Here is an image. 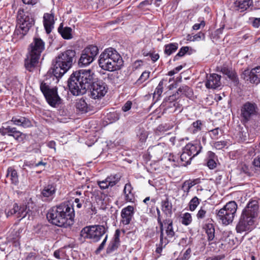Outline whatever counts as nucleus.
Wrapping results in <instances>:
<instances>
[{
    "label": "nucleus",
    "instance_id": "e2e57ef3",
    "mask_svg": "<svg viewBox=\"0 0 260 260\" xmlns=\"http://www.w3.org/2000/svg\"><path fill=\"white\" fill-rule=\"evenodd\" d=\"M252 25L254 27H258L260 25V18H254L252 21Z\"/></svg>",
    "mask_w": 260,
    "mask_h": 260
},
{
    "label": "nucleus",
    "instance_id": "9d476101",
    "mask_svg": "<svg viewBox=\"0 0 260 260\" xmlns=\"http://www.w3.org/2000/svg\"><path fill=\"white\" fill-rule=\"evenodd\" d=\"M81 81L78 71L72 73L68 80V86L71 92L74 95L83 94L81 90Z\"/></svg>",
    "mask_w": 260,
    "mask_h": 260
},
{
    "label": "nucleus",
    "instance_id": "c9c22d12",
    "mask_svg": "<svg viewBox=\"0 0 260 260\" xmlns=\"http://www.w3.org/2000/svg\"><path fill=\"white\" fill-rule=\"evenodd\" d=\"M178 94H184L187 97H190L193 94L192 90L186 85H183L179 88Z\"/></svg>",
    "mask_w": 260,
    "mask_h": 260
},
{
    "label": "nucleus",
    "instance_id": "4468645a",
    "mask_svg": "<svg viewBox=\"0 0 260 260\" xmlns=\"http://www.w3.org/2000/svg\"><path fill=\"white\" fill-rule=\"evenodd\" d=\"M258 108L256 104L247 102L241 108V116L245 121H249L250 118L257 113Z\"/></svg>",
    "mask_w": 260,
    "mask_h": 260
},
{
    "label": "nucleus",
    "instance_id": "3c124183",
    "mask_svg": "<svg viewBox=\"0 0 260 260\" xmlns=\"http://www.w3.org/2000/svg\"><path fill=\"white\" fill-rule=\"evenodd\" d=\"M226 145V142L225 141H217L214 143V147L217 149H221Z\"/></svg>",
    "mask_w": 260,
    "mask_h": 260
},
{
    "label": "nucleus",
    "instance_id": "7c9ffc66",
    "mask_svg": "<svg viewBox=\"0 0 260 260\" xmlns=\"http://www.w3.org/2000/svg\"><path fill=\"white\" fill-rule=\"evenodd\" d=\"M203 127V123L200 120L193 122L189 127L188 131L192 134H196L201 131Z\"/></svg>",
    "mask_w": 260,
    "mask_h": 260
},
{
    "label": "nucleus",
    "instance_id": "5701e85b",
    "mask_svg": "<svg viewBox=\"0 0 260 260\" xmlns=\"http://www.w3.org/2000/svg\"><path fill=\"white\" fill-rule=\"evenodd\" d=\"M11 121L16 125L22 126L24 128L31 127L32 124L31 121L24 117L15 116L12 118Z\"/></svg>",
    "mask_w": 260,
    "mask_h": 260
},
{
    "label": "nucleus",
    "instance_id": "f704fd0d",
    "mask_svg": "<svg viewBox=\"0 0 260 260\" xmlns=\"http://www.w3.org/2000/svg\"><path fill=\"white\" fill-rule=\"evenodd\" d=\"M76 107L77 110L82 113H86L88 111V107L87 104L84 99L79 100L76 103Z\"/></svg>",
    "mask_w": 260,
    "mask_h": 260
},
{
    "label": "nucleus",
    "instance_id": "bf43d9fd",
    "mask_svg": "<svg viewBox=\"0 0 260 260\" xmlns=\"http://www.w3.org/2000/svg\"><path fill=\"white\" fill-rule=\"evenodd\" d=\"M109 118H111L113 119V121H116L117 120H118L119 119V117H120V115L118 113H111L109 115Z\"/></svg>",
    "mask_w": 260,
    "mask_h": 260
},
{
    "label": "nucleus",
    "instance_id": "f03ea898",
    "mask_svg": "<svg viewBox=\"0 0 260 260\" xmlns=\"http://www.w3.org/2000/svg\"><path fill=\"white\" fill-rule=\"evenodd\" d=\"M74 216L73 206L67 203H62L52 207L47 214V218L53 224L63 226L70 224Z\"/></svg>",
    "mask_w": 260,
    "mask_h": 260
},
{
    "label": "nucleus",
    "instance_id": "6e6d98bb",
    "mask_svg": "<svg viewBox=\"0 0 260 260\" xmlns=\"http://www.w3.org/2000/svg\"><path fill=\"white\" fill-rule=\"evenodd\" d=\"M207 164V166L210 169H213L216 167V163L215 161L212 158H210L208 160Z\"/></svg>",
    "mask_w": 260,
    "mask_h": 260
},
{
    "label": "nucleus",
    "instance_id": "a18cd8bd",
    "mask_svg": "<svg viewBox=\"0 0 260 260\" xmlns=\"http://www.w3.org/2000/svg\"><path fill=\"white\" fill-rule=\"evenodd\" d=\"M189 47L187 46L182 47L178 53L174 56V61L177 60L179 57L183 56L188 51Z\"/></svg>",
    "mask_w": 260,
    "mask_h": 260
},
{
    "label": "nucleus",
    "instance_id": "5fc2aeb1",
    "mask_svg": "<svg viewBox=\"0 0 260 260\" xmlns=\"http://www.w3.org/2000/svg\"><path fill=\"white\" fill-rule=\"evenodd\" d=\"M132 106V102L128 101L125 103L124 106L122 107V110L124 112H127L131 109Z\"/></svg>",
    "mask_w": 260,
    "mask_h": 260
},
{
    "label": "nucleus",
    "instance_id": "f257e3e1",
    "mask_svg": "<svg viewBox=\"0 0 260 260\" xmlns=\"http://www.w3.org/2000/svg\"><path fill=\"white\" fill-rule=\"evenodd\" d=\"M259 205L258 201L251 200L248 202L241 213L236 230L237 233H242L251 231L259 213Z\"/></svg>",
    "mask_w": 260,
    "mask_h": 260
},
{
    "label": "nucleus",
    "instance_id": "c85d7f7f",
    "mask_svg": "<svg viewBox=\"0 0 260 260\" xmlns=\"http://www.w3.org/2000/svg\"><path fill=\"white\" fill-rule=\"evenodd\" d=\"M6 177L9 178L12 183L17 185L19 182L18 176L17 171L12 167L8 168Z\"/></svg>",
    "mask_w": 260,
    "mask_h": 260
},
{
    "label": "nucleus",
    "instance_id": "f8f14e48",
    "mask_svg": "<svg viewBox=\"0 0 260 260\" xmlns=\"http://www.w3.org/2000/svg\"><path fill=\"white\" fill-rule=\"evenodd\" d=\"M78 71L81 81V89L83 94L93 83L94 73L90 70H80Z\"/></svg>",
    "mask_w": 260,
    "mask_h": 260
},
{
    "label": "nucleus",
    "instance_id": "412c9836",
    "mask_svg": "<svg viewBox=\"0 0 260 260\" xmlns=\"http://www.w3.org/2000/svg\"><path fill=\"white\" fill-rule=\"evenodd\" d=\"M202 147L200 143L195 144L188 143L183 148V150L192 157L197 155L201 151Z\"/></svg>",
    "mask_w": 260,
    "mask_h": 260
},
{
    "label": "nucleus",
    "instance_id": "ea45409f",
    "mask_svg": "<svg viewBox=\"0 0 260 260\" xmlns=\"http://www.w3.org/2000/svg\"><path fill=\"white\" fill-rule=\"evenodd\" d=\"M200 200L197 197H194L189 202L188 206L189 210L193 211L200 204Z\"/></svg>",
    "mask_w": 260,
    "mask_h": 260
},
{
    "label": "nucleus",
    "instance_id": "4d7b16f0",
    "mask_svg": "<svg viewBox=\"0 0 260 260\" xmlns=\"http://www.w3.org/2000/svg\"><path fill=\"white\" fill-rule=\"evenodd\" d=\"M191 187L188 185L186 184V183L184 182L182 186V189L183 190V192L186 193V195L188 194V192L190 191Z\"/></svg>",
    "mask_w": 260,
    "mask_h": 260
},
{
    "label": "nucleus",
    "instance_id": "f3484780",
    "mask_svg": "<svg viewBox=\"0 0 260 260\" xmlns=\"http://www.w3.org/2000/svg\"><path fill=\"white\" fill-rule=\"evenodd\" d=\"M0 133L3 136L7 135L9 136H12L18 141H22L24 136L22 133L17 131L16 127H12L10 126L6 127L3 126L0 128Z\"/></svg>",
    "mask_w": 260,
    "mask_h": 260
},
{
    "label": "nucleus",
    "instance_id": "473e14b6",
    "mask_svg": "<svg viewBox=\"0 0 260 260\" xmlns=\"http://www.w3.org/2000/svg\"><path fill=\"white\" fill-rule=\"evenodd\" d=\"M172 204L169 202L168 199L161 202V210L166 215L172 214Z\"/></svg>",
    "mask_w": 260,
    "mask_h": 260
},
{
    "label": "nucleus",
    "instance_id": "09e8293b",
    "mask_svg": "<svg viewBox=\"0 0 260 260\" xmlns=\"http://www.w3.org/2000/svg\"><path fill=\"white\" fill-rule=\"evenodd\" d=\"M107 239H108V235H106L104 239L102 241V242L101 243V244L99 245V247L95 250L96 254L100 253V252L104 248V247L106 245Z\"/></svg>",
    "mask_w": 260,
    "mask_h": 260
},
{
    "label": "nucleus",
    "instance_id": "a878e982",
    "mask_svg": "<svg viewBox=\"0 0 260 260\" xmlns=\"http://www.w3.org/2000/svg\"><path fill=\"white\" fill-rule=\"evenodd\" d=\"M82 52L85 54H87L92 61H93L99 53V49L96 46L89 45L86 47Z\"/></svg>",
    "mask_w": 260,
    "mask_h": 260
},
{
    "label": "nucleus",
    "instance_id": "de8ad7c7",
    "mask_svg": "<svg viewBox=\"0 0 260 260\" xmlns=\"http://www.w3.org/2000/svg\"><path fill=\"white\" fill-rule=\"evenodd\" d=\"M163 85H164V80H161L157 87L156 88L155 91L154 92V95H157L158 98L160 96L162 91H163Z\"/></svg>",
    "mask_w": 260,
    "mask_h": 260
},
{
    "label": "nucleus",
    "instance_id": "4c0bfd02",
    "mask_svg": "<svg viewBox=\"0 0 260 260\" xmlns=\"http://www.w3.org/2000/svg\"><path fill=\"white\" fill-rule=\"evenodd\" d=\"M206 233L208 235V240L209 241L212 240L214 238L215 230L213 224H208L206 225Z\"/></svg>",
    "mask_w": 260,
    "mask_h": 260
},
{
    "label": "nucleus",
    "instance_id": "cd10ccee",
    "mask_svg": "<svg viewBox=\"0 0 260 260\" xmlns=\"http://www.w3.org/2000/svg\"><path fill=\"white\" fill-rule=\"evenodd\" d=\"M58 31L64 39L69 40L72 38V29L70 27H63L62 23L58 28Z\"/></svg>",
    "mask_w": 260,
    "mask_h": 260
},
{
    "label": "nucleus",
    "instance_id": "0eeeda50",
    "mask_svg": "<svg viewBox=\"0 0 260 260\" xmlns=\"http://www.w3.org/2000/svg\"><path fill=\"white\" fill-rule=\"evenodd\" d=\"M107 229L103 225H93L84 227L80 232V236L84 239L98 242L106 233Z\"/></svg>",
    "mask_w": 260,
    "mask_h": 260
},
{
    "label": "nucleus",
    "instance_id": "20e7f679",
    "mask_svg": "<svg viewBox=\"0 0 260 260\" xmlns=\"http://www.w3.org/2000/svg\"><path fill=\"white\" fill-rule=\"evenodd\" d=\"M98 62L100 67L110 72L119 70L122 65L121 56L115 49L111 47L106 49L101 53Z\"/></svg>",
    "mask_w": 260,
    "mask_h": 260
},
{
    "label": "nucleus",
    "instance_id": "423d86ee",
    "mask_svg": "<svg viewBox=\"0 0 260 260\" xmlns=\"http://www.w3.org/2000/svg\"><path fill=\"white\" fill-rule=\"evenodd\" d=\"M237 208V204L235 201L229 202L216 213L217 217L223 224H229L233 222Z\"/></svg>",
    "mask_w": 260,
    "mask_h": 260
},
{
    "label": "nucleus",
    "instance_id": "774afa93",
    "mask_svg": "<svg viewBox=\"0 0 260 260\" xmlns=\"http://www.w3.org/2000/svg\"><path fill=\"white\" fill-rule=\"evenodd\" d=\"M253 163L255 167H258L260 168V157H257L255 158Z\"/></svg>",
    "mask_w": 260,
    "mask_h": 260
},
{
    "label": "nucleus",
    "instance_id": "9b49d317",
    "mask_svg": "<svg viewBox=\"0 0 260 260\" xmlns=\"http://www.w3.org/2000/svg\"><path fill=\"white\" fill-rule=\"evenodd\" d=\"M18 20L20 22V31L23 35H25L30 28L34 24V19L25 14L23 10H19L18 12Z\"/></svg>",
    "mask_w": 260,
    "mask_h": 260
},
{
    "label": "nucleus",
    "instance_id": "e433bc0d",
    "mask_svg": "<svg viewBox=\"0 0 260 260\" xmlns=\"http://www.w3.org/2000/svg\"><path fill=\"white\" fill-rule=\"evenodd\" d=\"M120 178L121 176L119 174L111 175L107 177V181H109V185L110 187H112L119 182Z\"/></svg>",
    "mask_w": 260,
    "mask_h": 260
},
{
    "label": "nucleus",
    "instance_id": "680f3d73",
    "mask_svg": "<svg viewBox=\"0 0 260 260\" xmlns=\"http://www.w3.org/2000/svg\"><path fill=\"white\" fill-rule=\"evenodd\" d=\"M185 182L186 184H188L191 188L198 183L197 179L193 180H189L185 181Z\"/></svg>",
    "mask_w": 260,
    "mask_h": 260
},
{
    "label": "nucleus",
    "instance_id": "8fccbe9b",
    "mask_svg": "<svg viewBox=\"0 0 260 260\" xmlns=\"http://www.w3.org/2000/svg\"><path fill=\"white\" fill-rule=\"evenodd\" d=\"M108 183L109 181H107V178L104 180L98 181V185H99L100 187L102 189H106L110 186V185H109L108 184Z\"/></svg>",
    "mask_w": 260,
    "mask_h": 260
},
{
    "label": "nucleus",
    "instance_id": "49530a36",
    "mask_svg": "<svg viewBox=\"0 0 260 260\" xmlns=\"http://www.w3.org/2000/svg\"><path fill=\"white\" fill-rule=\"evenodd\" d=\"M191 250L188 248L182 255H180L176 260H188L191 255Z\"/></svg>",
    "mask_w": 260,
    "mask_h": 260
},
{
    "label": "nucleus",
    "instance_id": "b1692460",
    "mask_svg": "<svg viewBox=\"0 0 260 260\" xmlns=\"http://www.w3.org/2000/svg\"><path fill=\"white\" fill-rule=\"evenodd\" d=\"M119 235L120 232L118 230H117L115 232L113 240L111 241L107 248V253H111L117 249L120 243Z\"/></svg>",
    "mask_w": 260,
    "mask_h": 260
},
{
    "label": "nucleus",
    "instance_id": "37998d69",
    "mask_svg": "<svg viewBox=\"0 0 260 260\" xmlns=\"http://www.w3.org/2000/svg\"><path fill=\"white\" fill-rule=\"evenodd\" d=\"M221 72L226 75L230 79L234 80L235 78V73L225 67L221 68Z\"/></svg>",
    "mask_w": 260,
    "mask_h": 260
},
{
    "label": "nucleus",
    "instance_id": "393cba45",
    "mask_svg": "<svg viewBox=\"0 0 260 260\" xmlns=\"http://www.w3.org/2000/svg\"><path fill=\"white\" fill-rule=\"evenodd\" d=\"M56 188L52 184L45 186L41 192L42 197L46 199H52L55 193Z\"/></svg>",
    "mask_w": 260,
    "mask_h": 260
},
{
    "label": "nucleus",
    "instance_id": "bb28decb",
    "mask_svg": "<svg viewBox=\"0 0 260 260\" xmlns=\"http://www.w3.org/2000/svg\"><path fill=\"white\" fill-rule=\"evenodd\" d=\"M193 157H192L189 154L185 152L184 150H183V152L180 155V161L178 163V164H174L173 166H186L190 164L191 160Z\"/></svg>",
    "mask_w": 260,
    "mask_h": 260
},
{
    "label": "nucleus",
    "instance_id": "39448f33",
    "mask_svg": "<svg viewBox=\"0 0 260 260\" xmlns=\"http://www.w3.org/2000/svg\"><path fill=\"white\" fill-rule=\"evenodd\" d=\"M44 49V42L39 38H34L29 45L28 55L25 61V66L27 70L31 71L37 65Z\"/></svg>",
    "mask_w": 260,
    "mask_h": 260
},
{
    "label": "nucleus",
    "instance_id": "72a5a7b5",
    "mask_svg": "<svg viewBox=\"0 0 260 260\" xmlns=\"http://www.w3.org/2000/svg\"><path fill=\"white\" fill-rule=\"evenodd\" d=\"M178 48V44L177 43H170L165 46V53L170 55L175 52Z\"/></svg>",
    "mask_w": 260,
    "mask_h": 260
},
{
    "label": "nucleus",
    "instance_id": "2eb2a0df",
    "mask_svg": "<svg viewBox=\"0 0 260 260\" xmlns=\"http://www.w3.org/2000/svg\"><path fill=\"white\" fill-rule=\"evenodd\" d=\"M91 86V97L93 99L101 98L107 92V87L102 81L93 82Z\"/></svg>",
    "mask_w": 260,
    "mask_h": 260
},
{
    "label": "nucleus",
    "instance_id": "ddd939ff",
    "mask_svg": "<svg viewBox=\"0 0 260 260\" xmlns=\"http://www.w3.org/2000/svg\"><path fill=\"white\" fill-rule=\"evenodd\" d=\"M241 77L245 82L258 84L260 83V67H257L251 70H244L241 74Z\"/></svg>",
    "mask_w": 260,
    "mask_h": 260
},
{
    "label": "nucleus",
    "instance_id": "79ce46f5",
    "mask_svg": "<svg viewBox=\"0 0 260 260\" xmlns=\"http://www.w3.org/2000/svg\"><path fill=\"white\" fill-rule=\"evenodd\" d=\"M207 215V209L204 206L201 207L197 214V217L198 219H203L206 217Z\"/></svg>",
    "mask_w": 260,
    "mask_h": 260
},
{
    "label": "nucleus",
    "instance_id": "0e129e2a",
    "mask_svg": "<svg viewBox=\"0 0 260 260\" xmlns=\"http://www.w3.org/2000/svg\"><path fill=\"white\" fill-rule=\"evenodd\" d=\"M156 210H157V215H158L157 221H158V224L159 225V226H161V228H162L163 222H162L161 220V218H160V210L158 209H157Z\"/></svg>",
    "mask_w": 260,
    "mask_h": 260
},
{
    "label": "nucleus",
    "instance_id": "58836bf2",
    "mask_svg": "<svg viewBox=\"0 0 260 260\" xmlns=\"http://www.w3.org/2000/svg\"><path fill=\"white\" fill-rule=\"evenodd\" d=\"M150 73V72L148 71H145L143 72L139 79L136 81L135 84L137 85H140L146 81L149 77Z\"/></svg>",
    "mask_w": 260,
    "mask_h": 260
},
{
    "label": "nucleus",
    "instance_id": "603ef678",
    "mask_svg": "<svg viewBox=\"0 0 260 260\" xmlns=\"http://www.w3.org/2000/svg\"><path fill=\"white\" fill-rule=\"evenodd\" d=\"M210 133L211 134L212 139H216L217 138L220 133L221 134L222 131L218 127L211 130Z\"/></svg>",
    "mask_w": 260,
    "mask_h": 260
},
{
    "label": "nucleus",
    "instance_id": "dca6fc26",
    "mask_svg": "<svg viewBox=\"0 0 260 260\" xmlns=\"http://www.w3.org/2000/svg\"><path fill=\"white\" fill-rule=\"evenodd\" d=\"M30 210L26 205L19 206L17 204L13 205V208L11 209L7 213V216L15 215L17 218L21 219L25 217L27 214H29Z\"/></svg>",
    "mask_w": 260,
    "mask_h": 260
},
{
    "label": "nucleus",
    "instance_id": "6e6552de",
    "mask_svg": "<svg viewBox=\"0 0 260 260\" xmlns=\"http://www.w3.org/2000/svg\"><path fill=\"white\" fill-rule=\"evenodd\" d=\"M161 243L166 246L169 242L175 239L176 233L173 226V221L167 219L164 221L162 228L160 226Z\"/></svg>",
    "mask_w": 260,
    "mask_h": 260
},
{
    "label": "nucleus",
    "instance_id": "864d4df0",
    "mask_svg": "<svg viewBox=\"0 0 260 260\" xmlns=\"http://www.w3.org/2000/svg\"><path fill=\"white\" fill-rule=\"evenodd\" d=\"M200 23H196L194 24L192 26V28L193 30H199L201 28H203L205 25V22L204 20H203V18H202L201 20H200Z\"/></svg>",
    "mask_w": 260,
    "mask_h": 260
},
{
    "label": "nucleus",
    "instance_id": "6ab92c4d",
    "mask_svg": "<svg viewBox=\"0 0 260 260\" xmlns=\"http://www.w3.org/2000/svg\"><path fill=\"white\" fill-rule=\"evenodd\" d=\"M54 15L53 13H45L43 16V24L47 34H50L54 28Z\"/></svg>",
    "mask_w": 260,
    "mask_h": 260
},
{
    "label": "nucleus",
    "instance_id": "338daca9",
    "mask_svg": "<svg viewBox=\"0 0 260 260\" xmlns=\"http://www.w3.org/2000/svg\"><path fill=\"white\" fill-rule=\"evenodd\" d=\"M84 202V200L82 199L80 200L79 199L76 198L75 200V203H77V207L78 208H80L82 207V203Z\"/></svg>",
    "mask_w": 260,
    "mask_h": 260
},
{
    "label": "nucleus",
    "instance_id": "4be33fe9",
    "mask_svg": "<svg viewBox=\"0 0 260 260\" xmlns=\"http://www.w3.org/2000/svg\"><path fill=\"white\" fill-rule=\"evenodd\" d=\"M253 6L252 0H237L233 4L235 10L243 12Z\"/></svg>",
    "mask_w": 260,
    "mask_h": 260
},
{
    "label": "nucleus",
    "instance_id": "052dcab7",
    "mask_svg": "<svg viewBox=\"0 0 260 260\" xmlns=\"http://www.w3.org/2000/svg\"><path fill=\"white\" fill-rule=\"evenodd\" d=\"M224 258L223 255H216L212 257H209L206 260H221Z\"/></svg>",
    "mask_w": 260,
    "mask_h": 260
},
{
    "label": "nucleus",
    "instance_id": "2f4dec72",
    "mask_svg": "<svg viewBox=\"0 0 260 260\" xmlns=\"http://www.w3.org/2000/svg\"><path fill=\"white\" fill-rule=\"evenodd\" d=\"M92 61V60L87 54H85L82 52L80 58H79L78 64L81 67H86L90 64Z\"/></svg>",
    "mask_w": 260,
    "mask_h": 260
},
{
    "label": "nucleus",
    "instance_id": "13d9d810",
    "mask_svg": "<svg viewBox=\"0 0 260 260\" xmlns=\"http://www.w3.org/2000/svg\"><path fill=\"white\" fill-rule=\"evenodd\" d=\"M193 38L192 39V41H198L201 39H204L205 38L204 34L200 32L198 34L194 35L193 37Z\"/></svg>",
    "mask_w": 260,
    "mask_h": 260
},
{
    "label": "nucleus",
    "instance_id": "69168bd1",
    "mask_svg": "<svg viewBox=\"0 0 260 260\" xmlns=\"http://www.w3.org/2000/svg\"><path fill=\"white\" fill-rule=\"evenodd\" d=\"M166 246H165L164 243H161V241L160 240V242L159 244V246L156 248V252L158 253H160L161 252L162 248L165 247Z\"/></svg>",
    "mask_w": 260,
    "mask_h": 260
},
{
    "label": "nucleus",
    "instance_id": "aec40b11",
    "mask_svg": "<svg viewBox=\"0 0 260 260\" xmlns=\"http://www.w3.org/2000/svg\"><path fill=\"white\" fill-rule=\"evenodd\" d=\"M207 78V82L206 83L207 88L215 89L221 85L220 76L216 74H213Z\"/></svg>",
    "mask_w": 260,
    "mask_h": 260
},
{
    "label": "nucleus",
    "instance_id": "a19ab883",
    "mask_svg": "<svg viewBox=\"0 0 260 260\" xmlns=\"http://www.w3.org/2000/svg\"><path fill=\"white\" fill-rule=\"evenodd\" d=\"M192 221V217L190 213H185L183 214L181 222L185 225H188L191 223Z\"/></svg>",
    "mask_w": 260,
    "mask_h": 260
},
{
    "label": "nucleus",
    "instance_id": "1a4fd4ad",
    "mask_svg": "<svg viewBox=\"0 0 260 260\" xmlns=\"http://www.w3.org/2000/svg\"><path fill=\"white\" fill-rule=\"evenodd\" d=\"M40 89L50 105L54 107L59 103L60 98L58 95L56 88H50L46 83H42Z\"/></svg>",
    "mask_w": 260,
    "mask_h": 260
},
{
    "label": "nucleus",
    "instance_id": "7ed1b4c3",
    "mask_svg": "<svg viewBox=\"0 0 260 260\" xmlns=\"http://www.w3.org/2000/svg\"><path fill=\"white\" fill-rule=\"evenodd\" d=\"M76 52L72 49L67 50L56 57L53 61V67L49 70L56 78L62 76L72 66L75 61Z\"/></svg>",
    "mask_w": 260,
    "mask_h": 260
},
{
    "label": "nucleus",
    "instance_id": "c756f323",
    "mask_svg": "<svg viewBox=\"0 0 260 260\" xmlns=\"http://www.w3.org/2000/svg\"><path fill=\"white\" fill-rule=\"evenodd\" d=\"M133 187L129 183H126L125 185L123 192L125 195V200L127 202H133L134 200V196L132 191Z\"/></svg>",
    "mask_w": 260,
    "mask_h": 260
},
{
    "label": "nucleus",
    "instance_id": "c03bdc74",
    "mask_svg": "<svg viewBox=\"0 0 260 260\" xmlns=\"http://www.w3.org/2000/svg\"><path fill=\"white\" fill-rule=\"evenodd\" d=\"M164 148V144H159L152 147L151 148V150L152 152L156 153L157 155H159L162 153Z\"/></svg>",
    "mask_w": 260,
    "mask_h": 260
},
{
    "label": "nucleus",
    "instance_id": "a211bd4d",
    "mask_svg": "<svg viewBox=\"0 0 260 260\" xmlns=\"http://www.w3.org/2000/svg\"><path fill=\"white\" fill-rule=\"evenodd\" d=\"M134 213V207L132 206H128L123 208L121 212V223L123 225H127L132 220Z\"/></svg>",
    "mask_w": 260,
    "mask_h": 260
}]
</instances>
